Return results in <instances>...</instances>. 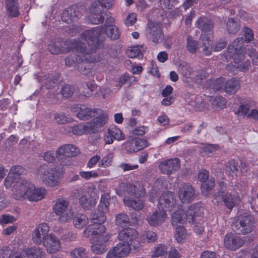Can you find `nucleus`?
<instances>
[{
    "label": "nucleus",
    "mask_w": 258,
    "mask_h": 258,
    "mask_svg": "<svg viewBox=\"0 0 258 258\" xmlns=\"http://www.w3.org/2000/svg\"><path fill=\"white\" fill-rule=\"evenodd\" d=\"M146 36L153 42L157 44L162 42L164 34L160 23L149 22L146 27Z\"/></svg>",
    "instance_id": "nucleus-10"
},
{
    "label": "nucleus",
    "mask_w": 258,
    "mask_h": 258,
    "mask_svg": "<svg viewBox=\"0 0 258 258\" xmlns=\"http://www.w3.org/2000/svg\"><path fill=\"white\" fill-rule=\"evenodd\" d=\"M53 211L58 216V220L61 223L70 222L74 215L68 200L64 198L57 199L53 206Z\"/></svg>",
    "instance_id": "nucleus-5"
},
{
    "label": "nucleus",
    "mask_w": 258,
    "mask_h": 258,
    "mask_svg": "<svg viewBox=\"0 0 258 258\" xmlns=\"http://www.w3.org/2000/svg\"><path fill=\"white\" fill-rule=\"evenodd\" d=\"M26 170L24 168L20 165H16L12 166L10 169V173L13 176L17 178L19 176L25 174Z\"/></svg>",
    "instance_id": "nucleus-56"
},
{
    "label": "nucleus",
    "mask_w": 258,
    "mask_h": 258,
    "mask_svg": "<svg viewBox=\"0 0 258 258\" xmlns=\"http://www.w3.org/2000/svg\"><path fill=\"white\" fill-rule=\"evenodd\" d=\"M203 211V207L201 203L190 206L185 214L187 219L189 220V222H194L195 217L200 216Z\"/></svg>",
    "instance_id": "nucleus-25"
},
{
    "label": "nucleus",
    "mask_w": 258,
    "mask_h": 258,
    "mask_svg": "<svg viewBox=\"0 0 258 258\" xmlns=\"http://www.w3.org/2000/svg\"><path fill=\"white\" fill-rule=\"evenodd\" d=\"M175 237L178 242H182L186 238V231L184 227L181 225L175 227Z\"/></svg>",
    "instance_id": "nucleus-48"
},
{
    "label": "nucleus",
    "mask_w": 258,
    "mask_h": 258,
    "mask_svg": "<svg viewBox=\"0 0 258 258\" xmlns=\"http://www.w3.org/2000/svg\"><path fill=\"white\" fill-rule=\"evenodd\" d=\"M253 217L249 213L239 215L231 225L232 230L238 235H245L251 232L254 227Z\"/></svg>",
    "instance_id": "nucleus-6"
},
{
    "label": "nucleus",
    "mask_w": 258,
    "mask_h": 258,
    "mask_svg": "<svg viewBox=\"0 0 258 258\" xmlns=\"http://www.w3.org/2000/svg\"><path fill=\"white\" fill-rule=\"evenodd\" d=\"M112 5V0H98L92 4V11L94 12H102L103 8L110 9Z\"/></svg>",
    "instance_id": "nucleus-31"
},
{
    "label": "nucleus",
    "mask_w": 258,
    "mask_h": 258,
    "mask_svg": "<svg viewBox=\"0 0 258 258\" xmlns=\"http://www.w3.org/2000/svg\"><path fill=\"white\" fill-rule=\"evenodd\" d=\"M90 11L92 15L90 17V20L92 24H99L103 22L104 17L103 14L105 13H101L102 12H94L92 11V6L91 7Z\"/></svg>",
    "instance_id": "nucleus-45"
},
{
    "label": "nucleus",
    "mask_w": 258,
    "mask_h": 258,
    "mask_svg": "<svg viewBox=\"0 0 258 258\" xmlns=\"http://www.w3.org/2000/svg\"><path fill=\"white\" fill-rule=\"evenodd\" d=\"M81 16V9L74 5L64 10L61 14V18L62 21L70 24L77 21Z\"/></svg>",
    "instance_id": "nucleus-19"
},
{
    "label": "nucleus",
    "mask_w": 258,
    "mask_h": 258,
    "mask_svg": "<svg viewBox=\"0 0 258 258\" xmlns=\"http://www.w3.org/2000/svg\"><path fill=\"white\" fill-rule=\"evenodd\" d=\"M180 160L174 158L161 162L159 165L160 171L163 174L170 175L180 168Z\"/></svg>",
    "instance_id": "nucleus-17"
},
{
    "label": "nucleus",
    "mask_w": 258,
    "mask_h": 258,
    "mask_svg": "<svg viewBox=\"0 0 258 258\" xmlns=\"http://www.w3.org/2000/svg\"><path fill=\"white\" fill-rule=\"evenodd\" d=\"M100 31L99 28L96 30L85 31L81 34L80 39L70 42L69 50H74L76 53H72L67 57L65 59L66 66H77L79 71L84 75H88L91 72V68L88 63L96 60L93 55L101 45L97 39Z\"/></svg>",
    "instance_id": "nucleus-1"
},
{
    "label": "nucleus",
    "mask_w": 258,
    "mask_h": 258,
    "mask_svg": "<svg viewBox=\"0 0 258 258\" xmlns=\"http://www.w3.org/2000/svg\"><path fill=\"white\" fill-rule=\"evenodd\" d=\"M238 170V163L235 160L229 161L226 166V173L230 176H233L236 174Z\"/></svg>",
    "instance_id": "nucleus-42"
},
{
    "label": "nucleus",
    "mask_w": 258,
    "mask_h": 258,
    "mask_svg": "<svg viewBox=\"0 0 258 258\" xmlns=\"http://www.w3.org/2000/svg\"><path fill=\"white\" fill-rule=\"evenodd\" d=\"M115 222L117 226L123 227L128 224L130 220L126 213H120L115 216Z\"/></svg>",
    "instance_id": "nucleus-41"
},
{
    "label": "nucleus",
    "mask_w": 258,
    "mask_h": 258,
    "mask_svg": "<svg viewBox=\"0 0 258 258\" xmlns=\"http://www.w3.org/2000/svg\"><path fill=\"white\" fill-rule=\"evenodd\" d=\"M16 181H18L16 178L9 173L5 180V185L7 188L13 187L14 184H16Z\"/></svg>",
    "instance_id": "nucleus-64"
},
{
    "label": "nucleus",
    "mask_w": 258,
    "mask_h": 258,
    "mask_svg": "<svg viewBox=\"0 0 258 258\" xmlns=\"http://www.w3.org/2000/svg\"><path fill=\"white\" fill-rule=\"evenodd\" d=\"M81 207L85 210H90L96 205V201L93 199H88L87 194L79 200Z\"/></svg>",
    "instance_id": "nucleus-43"
},
{
    "label": "nucleus",
    "mask_w": 258,
    "mask_h": 258,
    "mask_svg": "<svg viewBox=\"0 0 258 258\" xmlns=\"http://www.w3.org/2000/svg\"><path fill=\"white\" fill-rule=\"evenodd\" d=\"M112 249L115 252L116 254L118 255L120 258L127 255L131 251V246L128 244H125L123 242H120L112 248Z\"/></svg>",
    "instance_id": "nucleus-32"
},
{
    "label": "nucleus",
    "mask_w": 258,
    "mask_h": 258,
    "mask_svg": "<svg viewBox=\"0 0 258 258\" xmlns=\"http://www.w3.org/2000/svg\"><path fill=\"white\" fill-rule=\"evenodd\" d=\"M88 220V218L86 215L79 213L74 218L73 222L76 228L82 229L87 225Z\"/></svg>",
    "instance_id": "nucleus-36"
},
{
    "label": "nucleus",
    "mask_w": 258,
    "mask_h": 258,
    "mask_svg": "<svg viewBox=\"0 0 258 258\" xmlns=\"http://www.w3.org/2000/svg\"><path fill=\"white\" fill-rule=\"evenodd\" d=\"M207 77V73L204 70H200L196 72V82L199 84H201L202 82V81L204 79H206Z\"/></svg>",
    "instance_id": "nucleus-61"
},
{
    "label": "nucleus",
    "mask_w": 258,
    "mask_h": 258,
    "mask_svg": "<svg viewBox=\"0 0 258 258\" xmlns=\"http://www.w3.org/2000/svg\"><path fill=\"white\" fill-rule=\"evenodd\" d=\"M32 188L30 189L27 199L30 201H37L42 200L46 194L44 188H36L32 183Z\"/></svg>",
    "instance_id": "nucleus-26"
},
{
    "label": "nucleus",
    "mask_w": 258,
    "mask_h": 258,
    "mask_svg": "<svg viewBox=\"0 0 258 258\" xmlns=\"http://www.w3.org/2000/svg\"><path fill=\"white\" fill-rule=\"evenodd\" d=\"M113 158L114 153L113 152H109L99 162V167L106 168L112 165Z\"/></svg>",
    "instance_id": "nucleus-49"
},
{
    "label": "nucleus",
    "mask_w": 258,
    "mask_h": 258,
    "mask_svg": "<svg viewBox=\"0 0 258 258\" xmlns=\"http://www.w3.org/2000/svg\"><path fill=\"white\" fill-rule=\"evenodd\" d=\"M87 122L75 125L71 127L72 132L74 135L78 136L90 133L89 128H87Z\"/></svg>",
    "instance_id": "nucleus-44"
},
{
    "label": "nucleus",
    "mask_w": 258,
    "mask_h": 258,
    "mask_svg": "<svg viewBox=\"0 0 258 258\" xmlns=\"http://www.w3.org/2000/svg\"><path fill=\"white\" fill-rule=\"evenodd\" d=\"M211 103L213 107L217 110L221 109L226 105L225 99L222 96H218L212 98Z\"/></svg>",
    "instance_id": "nucleus-52"
},
{
    "label": "nucleus",
    "mask_w": 258,
    "mask_h": 258,
    "mask_svg": "<svg viewBox=\"0 0 258 258\" xmlns=\"http://www.w3.org/2000/svg\"><path fill=\"white\" fill-rule=\"evenodd\" d=\"M80 175L82 178L86 180L90 179L91 178H96L98 176V174L97 172L93 171H81Z\"/></svg>",
    "instance_id": "nucleus-63"
},
{
    "label": "nucleus",
    "mask_w": 258,
    "mask_h": 258,
    "mask_svg": "<svg viewBox=\"0 0 258 258\" xmlns=\"http://www.w3.org/2000/svg\"><path fill=\"white\" fill-rule=\"evenodd\" d=\"M168 247L164 244H158L154 247L152 256L158 257L167 253Z\"/></svg>",
    "instance_id": "nucleus-39"
},
{
    "label": "nucleus",
    "mask_w": 258,
    "mask_h": 258,
    "mask_svg": "<svg viewBox=\"0 0 258 258\" xmlns=\"http://www.w3.org/2000/svg\"><path fill=\"white\" fill-rule=\"evenodd\" d=\"M199 48V42L194 40L191 36H188L186 38V49L191 53L196 52Z\"/></svg>",
    "instance_id": "nucleus-47"
},
{
    "label": "nucleus",
    "mask_w": 258,
    "mask_h": 258,
    "mask_svg": "<svg viewBox=\"0 0 258 258\" xmlns=\"http://www.w3.org/2000/svg\"><path fill=\"white\" fill-rule=\"evenodd\" d=\"M184 215V211L182 210L174 212L172 216L171 223L172 225L175 227L183 224Z\"/></svg>",
    "instance_id": "nucleus-38"
},
{
    "label": "nucleus",
    "mask_w": 258,
    "mask_h": 258,
    "mask_svg": "<svg viewBox=\"0 0 258 258\" xmlns=\"http://www.w3.org/2000/svg\"><path fill=\"white\" fill-rule=\"evenodd\" d=\"M248 56L251 58L252 63L253 65L258 66V50L250 47L247 49Z\"/></svg>",
    "instance_id": "nucleus-55"
},
{
    "label": "nucleus",
    "mask_w": 258,
    "mask_h": 258,
    "mask_svg": "<svg viewBox=\"0 0 258 258\" xmlns=\"http://www.w3.org/2000/svg\"><path fill=\"white\" fill-rule=\"evenodd\" d=\"M240 24L239 21L234 18L228 19L226 23V29L228 33L235 34L240 29Z\"/></svg>",
    "instance_id": "nucleus-34"
},
{
    "label": "nucleus",
    "mask_w": 258,
    "mask_h": 258,
    "mask_svg": "<svg viewBox=\"0 0 258 258\" xmlns=\"http://www.w3.org/2000/svg\"><path fill=\"white\" fill-rule=\"evenodd\" d=\"M28 258H44L45 252L38 247H33L25 250Z\"/></svg>",
    "instance_id": "nucleus-33"
},
{
    "label": "nucleus",
    "mask_w": 258,
    "mask_h": 258,
    "mask_svg": "<svg viewBox=\"0 0 258 258\" xmlns=\"http://www.w3.org/2000/svg\"><path fill=\"white\" fill-rule=\"evenodd\" d=\"M74 91L75 89L73 86L65 85L61 89V93L63 97L68 98L73 95Z\"/></svg>",
    "instance_id": "nucleus-58"
},
{
    "label": "nucleus",
    "mask_w": 258,
    "mask_h": 258,
    "mask_svg": "<svg viewBox=\"0 0 258 258\" xmlns=\"http://www.w3.org/2000/svg\"><path fill=\"white\" fill-rule=\"evenodd\" d=\"M107 121L106 114H101L100 116L94 118L91 121L87 122V128H89L90 133H94L103 126Z\"/></svg>",
    "instance_id": "nucleus-24"
},
{
    "label": "nucleus",
    "mask_w": 258,
    "mask_h": 258,
    "mask_svg": "<svg viewBox=\"0 0 258 258\" xmlns=\"http://www.w3.org/2000/svg\"><path fill=\"white\" fill-rule=\"evenodd\" d=\"M238 65L236 66V68L238 69L240 71L245 73L247 72L249 68L251 66V61L247 59L244 61H241V62L237 63Z\"/></svg>",
    "instance_id": "nucleus-59"
},
{
    "label": "nucleus",
    "mask_w": 258,
    "mask_h": 258,
    "mask_svg": "<svg viewBox=\"0 0 258 258\" xmlns=\"http://www.w3.org/2000/svg\"><path fill=\"white\" fill-rule=\"evenodd\" d=\"M62 43L59 41H55L51 42L48 46V49L51 53L53 54H58L64 53V50L62 48Z\"/></svg>",
    "instance_id": "nucleus-51"
},
{
    "label": "nucleus",
    "mask_w": 258,
    "mask_h": 258,
    "mask_svg": "<svg viewBox=\"0 0 258 258\" xmlns=\"http://www.w3.org/2000/svg\"><path fill=\"white\" fill-rule=\"evenodd\" d=\"M125 138L122 131L116 126H110L105 133L104 140L106 144H111L114 140L121 141Z\"/></svg>",
    "instance_id": "nucleus-20"
},
{
    "label": "nucleus",
    "mask_w": 258,
    "mask_h": 258,
    "mask_svg": "<svg viewBox=\"0 0 258 258\" xmlns=\"http://www.w3.org/2000/svg\"><path fill=\"white\" fill-rule=\"evenodd\" d=\"M63 173L62 167H53L44 163L36 169L35 176L36 179L41 181L44 185L52 187L59 184L60 178Z\"/></svg>",
    "instance_id": "nucleus-3"
},
{
    "label": "nucleus",
    "mask_w": 258,
    "mask_h": 258,
    "mask_svg": "<svg viewBox=\"0 0 258 258\" xmlns=\"http://www.w3.org/2000/svg\"><path fill=\"white\" fill-rule=\"evenodd\" d=\"M138 233L136 229L133 228H125L120 231L118 234V239L119 241L129 246L132 245L135 248L137 247L135 244V240L138 237Z\"/></svg>",
    "instance_id": "nucleus-12"
},
{
    "label": "nucleus",
    "mask_w": 258,
    "mask_h": 258,
    "mask_svg": "<svg viewBox=\"0 0 258 258\" xmlns=\"http://www.w3.org/2000/svg\"><path fill=\"white\" fill-rule=\"evenodd\" d=\"M200 46L203 48V52L206 55L211 54L213 47H212V40L210 37L206 34H202L199 39Z\"/></svg>",
    "instance_id": "nucleus-27"
},
{
    "label": "nucleus",
    "mask_w": 258,
    "mask_h": 258,
    "mask_svg": "<svg viewBox=\"0 0 258 258\" xmlns=\"http://www.w3.org/2000/svg\"><path fill=\"white\" fill-rule=\"evenodd\" d=\"M143 51H144L143 45L133 46L127 50V54L129 57L135 58L142 55Z\"/></svg>",
    "instance_id": "nucleus-46"
},
{
    "label": "nucleus",
    "mask_w": 258,
    "mask_h": 258,
    "mask_svg": "<svg viewBox=\"0 0 258 258\" xmlns=\"http://www.w3.org/2000/svg\"><path fill=\"white\" fill-rule=\"evenodd\" d=\"M245 242V240L232 233H227L224 239L225 247L232 251H235L241 247Z\"/></svg>",
    "instance_id": "nucleus-15"
},
{
    "label": "nucleus",
    "mask_w": 258,
    "mask_h": 258,
    "mask_svg": "<svg viewBox=\"0 0 258 258\" xmlns=\"http://www.w3.org/2000/svg\"><path fill=\"white\" fill-rule=\"evenodd\" d=\"M79 150L75 146L67 144L58 148L56 152V157L61 164L68 165L69 158L76 156Z\"/></svg>",
    "instance_id": "nucleus-9"
},
{
    "label": "nucleus",
    "mask_w": 258,
    "mask_h": 258,
    "mask_svg": "<svg viewBox=\"0 0 258 258\" xmlns=\"http://www.w3.org/2000/svg\"><path fill=\"white\" fill-rule=\"evenodd\" d=\"M95 230L87 236V234L85 233V229L84 233L85 237L90 238V240L92 243L91 250L93 252L96 254H101L107 251V249L105 243L109 240L110 235L109 234H102L105 232H98L97 231L99 229ZM92 230L94 231V230Z\"/></svg>",
    "instance_id": "nucleus-4"
},
{
    "label": "nucleus",
    "mask_w": 258,
    "mask_h": 258,
    "mask_svg": "<svg viewBox=\"0 0 258 258\" xmlns=\"http://www.w3.org/2000/svg\"><path fill=\"white\" fill-rule=\"evenodd\" d=\"M178 71L184 77L189 78L190 76L192 69L186 62L182 61L179 66Z\"/></svg>",
    "instance_id": "nucleus-50"
},
{
    "label": "nucleus",
    "mask_w": 258,
    "mask_h": 258,
    "mask_svg": "<svg viewBox=\"0 0 258 258\" xmlns=\"http://www.w3.org/2000/svg\"><path fill=\"white\" fill-rule=\"evenodd\" d=\"M175 199L174 194L171 191L163 192L158 200V208L160 210L171 211L175 207Z\"/></svg>",
    "instance_id": "nucleus-11"
},
{
    "label": "nucleus",
    "mask_w": 258,
    "mask_h": 258,
    "mask_svg": "<svg viewBox=\"0 0 258 258\" xmlns=\"http://www.w3.org/2000/svg\"><path fill=\"white\" fill-rule=\"evenodd\" d=\"M240 201V198L237 195H233L229 192L225 194L224 205L229 209H232L238 202Z\"/></svg>",
    "instance_id": "nucleus-35"
},
{
    "label": "nucleus",
    "mask_w": 258,
    "mask_h": 258,
    "mask_svg": "<svg viewBox=\"0 0 258 258\" xmlns=\"http://www.w3.org/2000/svg\"><path fill=\"white\" fill-rule=\"evenodd\" d=\"M49 227L47 224L43 223L39 224L32 233V240L36 244L43 243L48 236Z\"/></svg>",
    "instance_id": "nucleus-14"
},
{
    "label": "nucleus",
    "mask_w": 258,
    "mask_h": 258,
    "mask_svg": "<svg viewBox=\"0 0 258 258\" xmlns=\"http://www.w3.org/2000/svg\"><path fill=\"white\" fill-rule=\"evenodd\" d=\"M178 197L182 203H188L195 199L196 192L191 185L184 183L179 188Z\"/></svg>",
    "instance_id": "nucleus-13"
},
{
    "label": "nucleus",
    "mask_w": 258,
    "mask_h": 258,
    "mask_svg": "<svg viewBox=\"0 0 258 258\" xmlns=\"http://www.w3.org/2000/svg\"><path fill=\"white\" fill-rule=\"evenodd\" d=\"M197 27L203 31H209L213 28L211 20L206 18H201L196 22Z\"/></svg>",
    "instance_id": "nucleus-37"
},
{
    "label": "nucleus",
    "mask_w": 258,
    "mask_h": 258,
    "mask_svg": "<svg viewBox=\"0 0 258 258\" xmlns=\"http://www.w3.org/2000/svg\"><path fill=\"white\" fill-rule=\"evenodd\" d=\"M98 28H100L101 29V31L100 32H99L98 36H97V39L101 44V45L99 47V48L102 46V42L99 41V36L101 34H106L107 36L112 40L118 39L119 38L120 36V33L118 29L117 28L116 26L112 25H110L107 26L105 24L103 26L96 27L93 29H91L90 30H96V29Z\"/></svg>",
    "instance_id": "nucleus-22"
},
{
    "label": "nucleus",
    "mask_w": 258,
    "mask_h": 258,
    "mask_svg": "<svg viewBox=\"0 0 258 258\" xmlns=\"http://www.w3.org/2000/svg\"><path fill=\"white\" fill-rule=\"evenodd\" d=\"M6 8L11 17H16L19 15V4L17 0H6Z\"/></svg>",
    "instance_id": "nucleus-29"
},
{
    "label": "nucleus",
    "mask_w": 258,
    "mask_h": 258,
    "mask_svg": "<svg viewBox=\"0 0 258 258\" xmlns=\"http://www.w3.org/2000/svg\"><path fill=\"white\" fill-rule=\"evenodd\" d=\"M249 111V106L247 104L242 103L238 107L235 113L239 116L247 117V114Z\"/></svg>",
    "instance_id": "nucleus-57"
},
{
    "label": "nucleus",
    "mask_w": 258,
    "mask_h": 258,
    "mask_svg": "<svg viewBox=\"0 0 258 258\" xmlns=\"http://www.w3.org/2000/svg\"><path fill=\"white\" fill-rule=\"evenodd\" d=\"M125 150L128 153H136L140 151L146 147L149 144L146 140L135 138L129 140L124 144Z\"/></svg>",
    "instance_id": "nucleus-16"
},
{
    "label": "nucleus",
    "mask_w": 258,
    "mask_h": 258,
    "mask_svg": "<svg viewBox=\"0 0 258 258\" xmlns=\"http://www.w3.org/2000/svg\"><path fill=\"white\" fill-rule=\"evenodd\" d=\"M143 239L148 243H152L156 241L158 236L156 233L153 231H145L142 235Z\"/></svg>",
    "instance_id": "nucleus-53"
},
{
    "label": "nucleus",
    "mask_w": 258,
    "mask_h": 258,
    "mask_svg": "<svg viewBox=\"0 0 258 258\" xmlns=\"http://www.w3.org/2000/svg\"><path fill=\"white\" fill-rule=\"evenodd\" d=\"M32 182L25 179L20 178L16 181L13 188V194L16 200L27 199L29 190L32 188Z\"/></svg>",
    "instance_id": "nucleus-8"
},
{
    "label": "nucleus",
    "mask_w": 258,
    "mask_h": 258,
    "mask_svg": "<svg viewBox=\"0 0 258 258\" xmlns=\"http://www.w3.org/2000/svg\"><path fill=\"white\" fill-rule=\"evenodd\" d=\"M167 215L165 210H159L147 215L146 220L152 227H157L163 223L167 219Z\"/></svg>",
    "instance_id": "nucleus-21"
},
{
    "label": "nucleus",
    "mask_w": 258,
    "mask_h": 258,
    "mask_svg": "<svg viewBox=\"0 0 258 258\" xmlns=\"http://www.w3.org/2000/svg\"><path fill=\"white\" fill-rule=\"evenodd\" d=\"M109 196L107 194L103 195L100 199L97 210H95L90 215L91 224L86 228L85 233L87 236L95 229H99L98 232H105L106 227L103 223L106 220L105 213L109 211Z\"/></svg>",
    "instance_id": "nucleus-2"
},
{
    "label": "nucleus",
    "mask_w": 258,
    "mask_h": 258,
    "mask_svg": "<svg viewBox=\"0 0 258 258\" xmlns=\"http://www.w3.org/2000/svg\"><path fill=\"white\" fill-rule=\"evenodd\" d=\"M70 254L73 258H86L87 256L86 249L83 247L76 248L73 249Z\"/></svg>",
    "instance_id": "nucleus-54"
},
{
    "label": "nucleus",
    "mask_w": 258,
    "mask_h": 258,
    "mask_svg": "<svg viewBox=\"0 0 258 258\" xmlns=\"http://www.w3.org/2000/svg\"><path fill=\"white\" fill-rule=\"evenodd\" d=\"M226 193L223 191H218L214 195L213 202L217 205L224 204V200Z\"/></svg>",
    "instance_id": "nucleus-60"
},
{
    "label": "nucleus",
    "mask_w": 258,
    "mask_h": 258,
    "mask_svg": "<svg viewBox=\"0 0 258 258\" xmlns=\"http://www.w3.org/2000/svg\"><path fill=\"white\" fill-rule=\"evenodd\" d=\"M43 244L45 246L47 252L50 253L56 252L61 248L60 241L52 234L48 235Z\"/></svg>",
    "instance_id": "nucleus-23"
},
{
    "label": "nucleus",
    "mask_w": 258,
    "mask_h": 258,
    "mask_svg": "<svg viewBox=\"0 0 258 258\" xmlns=\"http://www.w3.org/2000/svg\"><path fill=\"white\" fill-rule=\"evenodd\" d=\"M245 53L243 39L238 37L228 46L226 58H232L235 63H238L244 59Z\"/></svg>",
    "instance_id": "nucleus-7"
},
{
    "label": "nucleus",
    "mask_w": 258,
    "mask_h": 258,
    "mask_svg": "<svg viewBox=\"0 0 258 258\" xmlns=\"http://www.w3.org/2000/svg\"><path fill=\"white\" fill-rule=\"evenodd\" d=\"M209 82L210 88L213 89L215 91L223 90L225 84V79L223 78L210 80Z\"/></svg>",
    "instance_id": "nucleus-40"
},
{
    "label": "nucleus",
    "mask_w": 258,
    "mask_h": 258,
    "mask_svg": "<svg viewBox=\"0 0 258 258\" xmlns=\"http://www.w3.org/2000/svg\"><path fill=\"white\" fill-rule=\"evenodd\" d=\"M148 131V127L146 126H141L133 130L131 134L134 136H143Z\"/></svg>",
    "instance_id": "nucleus-62"
},
{
    "label": "nucleus",
    "mask_w": 258,
    "mask_h": 258,
    "mask_svg": "<svg viewBox=\"0 0 258 258\" xmlns=\"http://www.w3.org/2000/svg\"><path fill=\"white\" fill-rule=\"evenodd\" d=\"M73 111H78L77 116L81 120H85L94 117L98 113V109L90 108L83 105L72 106Z\"/></svg>",
    "instance_id": "nucleus-18"
},
{
    "label": "nucleus",
    "mask_w": 258,
    "mask_h": 258,
    "mask_svg": "<svg viewBox=\"0 0 258 258\" xmlns=\"http://www.w3.org/2000/svg\"><path fill=\"white\" fill-rule=\"evenodd\" d=\"M240 88L239 81L236 78H232L228 81L225 80L223 90L229 94H235Z\"/></svg>",
    "instance_id": "nucleus-28"
},
{
    "label": "nucleus",
    "mask_w": 258,
    "mask_h": 258,
    "mask_svg": "<svg viewBox=\"0 0 258 258\" xmlns=\"http://www.w3.org/2000/svg\"><path fill=\"white\" fill-rule=\"evenodd\" d=\"M124 204L128 208H131L135 210H141L144 207V203L140 199H133L128 197H125L123 200Z\"/></svg>",
    "instance_id": "nucleus-30"
}]
</instances>
